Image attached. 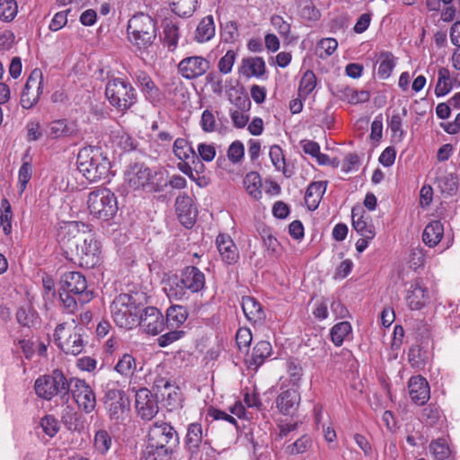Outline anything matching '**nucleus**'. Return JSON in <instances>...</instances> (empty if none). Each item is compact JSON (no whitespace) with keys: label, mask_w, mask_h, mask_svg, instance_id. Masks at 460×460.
<instances>
[{"label":"nucleus","mask_w":460,"mask_h":460,"mask_svg":"<svg viewBox=\"0 0 460 460\" xmlns=\"http://www.w3.org/2000/svg\"><path fill=\"white\" fill-rule=\"evenodd\" d=\"M143 293H121L112 301L110 308L115 324L126 330L137 326L139 314L143 310Z\"/></svg>","instance_id":"nucleus-1"},{"label":"nucleus","mask_w":460,"mask_h":460,"mask_svg":"<svg viewBox=\"0 0 460 460\" xmlns=\"http://www.w3.org/2000/svg\"><path fill=\"white\" fill-rule=\"evenodd\" d=\"M156 31L155 20L144 13L134 14L128 22V40L139 51H145L153 45Z\"/></svg>","instance_id":"nucleus-2"},{"label":"nucleus","mask_w":460,"mask_h":460,"mask_svg":"<svg viewBox=\"0 0 460 460\" xmlns=\"http://www.w3.org/2000/svg\"><path fill=\"white\" fill-rule=\"evenodd\" d=\"M76 164L79 172L90 181L104 179L110 173L111 163L98 147L88 146L81 149Z\"/></svg>","instance_id":"nucleus-3"},{"label":"nucleus","mask_w":460,"mask_h":460,"mask_svg":"<svg viewBox=\"0 0 460 460\" xmlns=\"http://www.w3.org/2000/svg\"><path fill=\"white\" fill-rule=\"evenodd\" d=\"M70 380L65 376L59 369H55L49 375L38 377L34 384L36 394L44 399L51 400L54 396L59 395L63 401L69 400Z\"/></svg>","instance_id":"nucleus-4"},{"label":"nucleus","mask_w":460,"mask_h":460,"mask_svg":"<svg viewBox=\"0 0 460 460\" xmlns=\"http://www.w3.org/2000/svg\"><path fill=\"white\" fill-rule=\"evenodd\" d=\"M202 425L192 422L187 426V433L183 439V449L188 460H202L204 457H214L216 450L205 438Z\"/></svg>","instance_id":"nucleus-5"},{"label":"nucleus","mask_w":460,"mask_h":460,"mask_svg":"<svg viewBox=\"0 0 460 460\" xmlns=\"http://www.w3.org/2000/svg\"><path fill=\"white\" fill-rule=\"evenodd\" d=\"M105 95L111 106L119 111L129 110L137 101L134 86L127 80L113 77L108 81Z\"/></svg>","instance_id":"nucleus-6"},{"label":"nucleus","mask_w":460,"mask_h":460,"mask_svg":"<svg viewBox=\"0 0 460 460\" xmlns=\"http://www.w3.org/2000/svg\"><path fill=\"white\" fill-rule=\"evenodd\" d=\"M102 400L111 421L122 424L129 417L130 399L124 390L107 387Z\"/></svg>","instance_id":"nucleus-7"},{"label":"nucleus","mask_w":460,"mask_h":460,"mask_svg":"<svg viewBox=\"0 0 460 460\" xmlns=\"http://www.w3.org/2000/svg\"><path fill=\"white\" fill-rule=\"evenodd\" d=\"M66 323L57 325L54 332V340L58 347L66 354L76 356L80 354L87 341V330L84 325H75L69 335L63 339Z\"/></svg>","instance_id":"nucleus-8"},{"label":"nucleus","mask_w":460,"mask_h":460,"mask_svg":"<svg viewBox=\"0 0 460 460\" xmlns=\"http://www.w3.org/2000/svg\"><path fill=\"white\" fill-rule=\"evenodd\" d=\"M179 436L175 429L166 422H155L149 429L147 444L155 447L174 449L179 445Z\"/></svg>","instance_id":"nucleus-9"},{"label":"nucleus","mask_w":460,"mask_h":460,"mask_svg":"<svg viewBox=\"0 0 460 460\" xmlns=\"http://www.w3.org/2000/svg\"><path fill=\"white\" fill-rule=\"evenodd\" d=\"M101 243L90 234L84 239L81 245H76V261L80 267L85 269L94 268L100 261Z\"/></svg>","instance_id":"nucleus-10"},{"label":"nucleus","mask_w":460,"mask_h":460,"mask_svg":"<svg viewBox=\"0 0 460 460\" xmlns=\"http://www.w3.org/2000/svg\"><path fill=\"white\" fill-rule=\"evenodd\" d=\"M69 393L72 394L79 408H82L86 413H90L95 409V394L84 380L70 378Z\"/></svg>","instance_id":"nucleus-11"},{"label":"nucleus","mask_w":460,"mask_h":460,"mask_svg":"<svg viewBox=\"0 0 460 460\" xmlns=\"http://www.w3.org/2000/svg\"><path fill=\"white\" fill-rule=\"evenodd\" d=\"M60 290L80 295L81 301H91L93 292L88 289L85 277L78 271H68L62 275Z\"/></svg>","instance_id":"nucleus-12"},{"label":"nucleus","mask_w":460,"mask_h":460,"mask_svg":"<svg viewBox=\"0 0 460 460\" xmlns=\"http://www.w3.org/2000/svg\"><path fill=\"white\" fill-rule=\"evenodd\" d=\"M158 393L154 395L146 387L140 388L136 393V410L137 415L144 420H151L159 411Z\"/></svg>","instance_id":"nucleus-13"},{"label":"nucleus","mask_w":460,"mask_h":460,"mask_svg":"<svg viewBox=\"0 0 460 460\" xmlns=\"http://www.w3.org/2000/svg\"><path fill=\"white\" fill-rule=\"evenodd\" d=\"M132 79L146 101L154 105L162 101V92L146 71L137 69L133 73Z\"/></svg>","instance_id":"nucleus-14"},{"label":"nucleus","mask_w":460,"mask_h":460,"mask_svg":"<svg viewBox=\"0 0 460 460\" xmlns=\"http://www.w3.org/2000/svg\"><path fill=\"white\" fill-rule=\"evenodd\" d=\"M405 300L411 310H420L429 301V292L422 279L416 278L408 283Z\"/></svg>","instance_id":"nucleus-15"},{"label":"nucleus","mask_w":460,"mask_h":460,"mask_svg":"<svg viewBox=\"0 0 460 460\" xmlns=\"http://www.w3.org/2000/svg\"><path fill=\"white\" fill-rule=\"evenodd\" d=\"M138 318L137 325L143 327L147 333L152 335L162 332L166 325L163 314L155 306H143Z\"/></svg>","instance_id":"nucleus-16"},{"label":"nucleus","mask_w":460,"mask_h":460,"mask_svg":"<svg viewBox=\"0 0 460 460\" xmlns=\"http://www.w3.org/2000/svg\"><path fill=\"white\" fill-rule=\"evenodd\" d=\"M209 67V61L200 56L185 58L178 65L180 74L186 79H196L205 75Z\"/></svg>","instance_id":"nucleus-17"},{"label":"nucleus","mask_w":460,"mask_h":460,"mask_svg":"<svg viewBox=\"0 0 460 460\" xmlns=\"http://www.w3.org/2000/svg\"><path fill=\"white\" fill-rule=\"evenodd\" d=\"M301 401L297 388H289L282 391L276 398L275 403L279 411L286 416H294Z\"/></svg>","instance_id":"nucleus-18"},{"label":"nucleus","mask_w":460,"mask_h":460,"mask_svg":"<svg viewBox=\"0 0 460 460\" xmlns=\"http://www.w3.org/2000/svg\"><path fill=\"white\" fill-rule=\"evenodd\" d=\"M180 283L190 293H199L206 288V277L198 267L186 266L181 272Z\"/></svg>","instance_id":"nucleus-19"},{"label":"nucleus","mask_w":460,"mask_h":460,"mask_svg":"<svg viewBox=\"0 0 460 460\" xmlns=\"http://www.w3.org/2000/svg\"><path fill=\"white\" fill-rule=\"evenodd\" d=\"M151 171L141 163L130 164L125 171V181L130 188L137 190L149 181Z\"/></svg>","instance_id":"nucleus-20"},{"label":"nucleus","mask_w":460,"mask_h":460,"mask_svg":"<svg viewBox=\"0 0 460 460\" xmlns=\"http://www.w3.org/2000/svg\"><path fill=\"white\" fill-rule=\"evenodd\" d=\"M216 244L221 260L227 265L235 264L239 260V251L229 234H219Z\"/></svg>","instance_id":"nucleus-21"},{"label":"nucleus","mask_w":460,"mask_h":460,"mask_svg":"<svg viewBox=\"0 0 460 460\" xmlns=\"http://www.w3.org/2000/svg\"><path fill=\"white\" fill-rule=\"evenodd\" d=\"M78 130L73 122L66 119L53 120L47 124L44 134L50 139H60L77 136Z\"/></svg>","instance_id":"nucleus-22"},{"label":"nucleus","mask_w":460,"mask_h":460,"mask_svg":"<svg viewBox=\"0 0 460 460\" xmlns=\"http://www.w3.org/2000/svg\"><path fill=\"white\" fill-rule=\"evenodd\" d=\"M411 401L418 405H424L430 397V388L426 378L421 376H411L408 383Z\"/></svg>","instance_id":"nucleus-23"},{"label":"nucleus","mask_w":460,"mask_h":460,"mask_svg":"<svg viewBox=\"0 0 460 460\" xmlns=\"http://www.w3.org/2000/svg\"><path fill=\"white\" fill-rule=\"evenodd\" d=\"M259 235L265 248V256L271 259L279 258L282 253V246L277 237L273 234L271 228L261 226L258 227Z\"/></svg>","instance_id":"nucleus-24"},{"label":"nucleus","mask_w":460,"mask_h":460,"mask_svg":"<svg viewBox=\"0 0 460 460\" xmlns=\"http://www.w3.org/2000/svg\"><path fill=\"white\" fill-rule=\"evenodd\" d=\"M173 153L181 161L190 160L197 172L199 168L202 169L204 167L193 148L184 138L179 137L174 141Z\"/></svg>","instance_id":"nucleus-25"},{"label":"nucleus","mask_w":460,"mask_h":460,"mask_svg":"<svg viewBox=\"0 0 460 460\" xmlns=\"http://www.w3.org/2000/svg\"><path fill=\"white\" fill-rule=\"evenodd\" d=\"M272 353V347L268 341H260L252 348V354L246 363L249 368L257 370Z\"/></svg>","instance_id":"nucleus-26"},{"label":"nucleus","mask_w":460,"mask_h":460,"mask_svg":"<svg viewBox=\"0 0 460 460\" xmlns=\"http://www.w3.org/2000/svg\"><path fill=\"white\" fill-rule=\"evenodd\" d=\"M175 205L176 214L180 223L187 229L192 228L198 217L196 203H175Z\"/></svg>","instance_id":"nucleus-27"},{"label":"nucleus","mask_w":460,"mask_h":460,"mask_svg":"<svg viewBox=\"0 0 460 460\" xmlns=\"http://www.w3.org/2000/svg\"><path fill=\"white\" fill-rule=\"evenodd\" d=\"M159 394V398H161L165 406L172 411L181 406V394L180 393V389L178 386H173L168 381L164 384L163 389H159L157 391Z\"/></svg>","instance_id":"nucleus-28"},{"label":"nucleus","mask_w":460,"mask_h":460,"mask_svg":"<svg viewBox=\"0 0 460 460\" xmlns=\"http://www.w3.org/2000/svg\"><path fill=\"white\" fill-rule=\"evenodd\" d=\"M242 308L247 320L252 323H260L265 319L261 305L252 296L243 297Z\"/></svg>","instance_id":"nucleus-29"},{"label":"nucleus","mask_w":460,"mask_h":460,"mask_svg":"<svg viewBox=\"0 0 460 460\" xmlns=\"http://www.w3.org/2000/svg\"><path fill=\"white\" fill-rule=\"evenodd\" d=\"M90 213L102 221L114 219L118 212V203H86Z\"/></svg>","instance_id":"nucleus-30"},{"label":"nucleus","mask_w":460,"mask_h":460,"mask_svg":"<svg viewBox=\"0 0 460 460\" xmlns=\"http://www.w3.org/2000/svg\"><path fill=\"white\" fill-rule=\"evenodd\" d=\"M216 34V27L212 15L203 17L195 31L194 39L199 43L209 41Z\"/></svg>","instance_id":"nucleus-31"},{"label":"nucleus","mask_w":460,"mask_h":460,"mask_svg":"<svg viewBox=\"0 0 460 460\" xmlns=\"http://www.w3.org/2000/svg\"><path fill=\"white\" fill-rule=\"evenodd\" d=\"M189 316V311L185 306L179 305H171L166 311L165 324L167 329H177L185 323Z\"/></svg>","instance_id":"nucleus-32"},{"label":"nucleus","mask_w":460,"mask_h":460,"mask_svg":"<svg viewBox=\"0 0 460 460\" xmlns=\"http://www.w3.org/2000/svg\"><path fill=\"white\" fill-rule=\"evenodd\" d=\"M444 234V227L439 220L429 222L424 228L422 241L429 247L436 246Z\"/></svg>","instance_id":"nucleus-33"},{"label":"nucleus","mask_w":460,"mask_h":460,"mask_svg":"<svg viewBox=\"0 0 460 460\" xmlns=\"http://www.w3.org/2000/svg\"><path fill=\"white\" fill-rule=\"evenodd\" d=\"M360 212V208L358 207H353L351 209L353 228L363 237L374 238L376 234L374 226L367 224Z\"/></svg>","instance_id":"nucleus-34"},{"label":"nucleus","mask_w":460,"mask_h":460,"mask_svg":"<svg viewBox=\"0 0 460 460\" xmlns=\"http://www.w3.org/2000/svg\"><path fill=\"white\" fill-rule=\"evenodd\" d=\"M199 0H169L171 11L181 18H190L197 10Z\"/></svg>","instance_id":"nucleus-35"},{"label":"nucleus","mask_w":460,"mask_h":460,"mask_svg":"<svg viewBox=\"0 0 460 460\" xmlns=\"http://www.w3.org/2000/svg\"><path fill=\"white\" fill-rule=\"evenodd\" d=\"M82 416L74 408L66 406L61 414V421L70 431H81L84 429Z\"/></svg>","instance_id":"nucleus-36"},{"label":"nucleus","mask_w":460,"mask_h":460,"mask_svg":"<svg viewBox=\"0 0 460 460\" xmlns=\"http://www.w3.org/2000/svg\"><path fill=\"white\" fill-rule=\"evenodd\" d=\"M243 186L252 198L255 199H261L262 181L257 172H250L245 175Z\"/></svg>","instance_id":"nucleus-37"},{"label":"nucleus","mask_w":460,"mask_h":460,"mask_svg":"<svg viewBox=\"0 0 460 460\" xmlns=\"http://www.w3.org/2000/svg\"><path fill=\"white\" fill-rule=\"evenodd\" d=\"M173 453V449L161 447H155L147 444L143 450V458L145 460H175Z\"/></svg>","instance_id":"nucleus-38"},{"label":"nucleus","mask_w":460,"mask_h":460,"mask_svg":"<svg viewBox=\"0 0 460 460\" xmlns=\"http://www.w3.org/2000/svg\"><path fill=\"white\" fill-rule=\"evenodd\" d=\"M243 66L248 76L261 77L266 71L265 61L261 57L243 59Z\"/></svg>","instance_id":"nucleus-39"},{"label":"nucleus","mask_w":460,"mask_h":460,"mask_svg":"<svg viewBox=\"0 0 460 460\" xmlns=\"http://www.w3.org/2000/svg\"><path fill=\"white\" fill-rule=\"evenodd\" d=\"M16 320L22 327L29 329L35 327L39 323V315L36 310L31 306H21L16 312Z\"/></svg>","instance_id":"nucleus-40"},{"label":"nucleus","mask_w":460,"mask_h":460,"mask_svg":"<svg viewBox=\"0 0 460 460\" xmlns=\"http://www.w3.org/2000/svg\"><path fill=\"white\" fill-rule=\"evenodd\" d=\"M270 157L276 170L281 171L287 178L292 176L293 172L286 166L283 151L279 146L274 145L270 146Z\"/></svg>","instance_id":"nucleus-41"},{"label":"nucleus","mask_w":460,"mask_h":460,"mask_svg":"<svg viewBox=\"0 0 460 460\" xmlns=\"http://www.w3.org/2000/svg\"><path fill=\"white\" fill-rule=\"evenodd\" d=\"M379 61L378 76L381 79H387L395 66L394 57L392 52L382 51L379 55Z\"/></svg>","instance_id":"nucleus-42"},{"label":"nucleus","mask_w":460,"mask_h":460,"mask_svg":"<svg viewBox=\"0 0 460 460\" xmlns=\"http://www.w3.org/2000/svg\"><path fill=\"white\" fill-rule=\"evenodd\" d=\"M452 90L449 70L440 67L438 71V83L435 87V94L438 97L445 96Z\"/></svg>","instance_id":"nucleus-43"},{"label":"nucleus","mask_w":460,"mask_h":460,"mask_svg":"<svg viewBox=\"0 0 460 460\" xmlns=\"http://www.w3.org/2000/svg\"><path fill=\"white\" fill-rule=\"evenodd\" d=\"M351 325L349 322L334 324L330 332L331 340L335 346H341L345 338L350 333Z\"/></svg>","instance_id":"nucleus-44"},{"label":"nucleus","mask_w":460,"mask_h":460,"mask_svg":"<svg viewBox=\"0 0 460 460\" xmlns=\"http://www.w3.org/2000/svg\"><path fill=\"white\" fill-rule=\"evenodd\" d=\"M137 361L130 354H124L115 366V370L122 376H131L137 370Z\"/></svg>","instance_id":"nucleus-45"},{"label":"nucleus","mask_w":460,"mask_h":460,"mask_svg":"<svg viewBox=\"0 0 460 460\" xmlns=\"http://www.w3.org/2000/svg\"><path fill=\"white\" fill-rule=\"evenodd\" d=\"M430 450L434 460H453L452 452L444 439H438L430 443Z\"/></svg>","instance_id":"nucleus-46"},{"label":"nucleus","mask_w":460,"mask_h":460,"mask_svg":"<svg viewBox=\"0 0 460 460\" xmlns=\"http://www.w3.org/2000/svg\"><path fill=\"white\" fill-rule=\"evenodd\" d=\"M407 115L406 108L402 109V114L395 113L387 119V126L392 131L394 137H397L398 140H402L404 137V130L402 129V118Z\"/></svg>","instance_id":"nucleus-47"},{"label":"nucleus","mask_w":460,"mask_h":460,"mask_svg":"<svg viewBox=\"0 0 460 460\" xmlns=\"http://www.w3.org/2000/svg\"><path fill=\"white\" fill-rule=\"evenodd\" d=\"M317 84L316 76L311 70H307L302 76L298 92L299 95L306 98L314 90Z\"/></svg>","instance_id":"nucleus-48"},{"label":"nucleus","mask_w":460,"mask_h":460,"mask_svg":"<svg viewBox=\"0 0 460 460\" xmlns=\"http://www.w3.org/2000/svg\"><path fill=\"white\" fill-rule=\"evenodd\" d=\"M164 42L168 49L172 51L178 45L180 37L179 27L172 22L166 23L164 27Z\"/></svg>","instance_id":"nucleus-49"},{"label":"nucleus","mask_w":460,"mask_h":460,"mask_svg":"<svg viewBox=\"0 0 460 460\" xmlns=\"http://www.w3.org/2000/svg\"><path fill=\"white\" fill-rule=\"evenodd\" d=\"M312 446V440L310 436L303 435L297 438L295 442L288 445L285 447V452L290 456H296L303 454Z\"/></svg>","instance_id":"nucleus-50"},{"label":"nucleus","mask_w":460,"mask_h":460,"mask_svg":"<svg viewBox=\"0 0 460 460\" xmlns=\"http://www.w3.org/2000/svg\"><path fill=\"white\" fill-rule=\"evenodd\" d=\"M59 296L64 308L66 310L67 313L70 314H73L77 309L78 305H84L89 302L81 301L80 295H74L72 293L62 291L60 289Z\"/></svg>","instance_id":"nucleus-51"},{"label":"nucleus","mask_w":460,"mask_h":460,"mask_svg":"<svg viewBox=\"0 0 460 460\" xmlns=\"http://www.w3.org/2000/svg\"><path fill=\"white\" fill-rule=\"evenodd\" d=\"M112 445V438L105 429H99L94 435V447L102 455L106 454Z\"/></svg>","instance_id":"nucleus-52"},{"label":"nucleus","mask_w":460,"mask_h":460,"mask_svg":"<svg viewBox=\"0 0 460 460\" xmlns=\"http://www.w3.org/2000/svg\"><path fill=\"white\" fill-rule=\"evenodd\" d=\"M327 188L326 181H314L309 184L305 191V199H312V201H321Z\"/></svg>","instance_id":"nucleus-53"},{"label":"nucleus","mask_w":460,"mask_h":460,"mask_svg":"<svg viewBox=\"0 0 460 460\" xmlns=\"http://www.w3.org/2000/svg\"><path fill=\"white\" fill-rule=\"evenodd\" d=\"M18 13L14 0H0V20L5 22L13 21Z\"/></svg>","instance_id":"nucleus-54"},{"label":"nucleus","mask_w":460,"mask_h":460,"mask_svg":"<svg viewBox=\"0 0 460 460\" xmlns=\"http://www.w3.org/2000/svg\"><path fill=\"white\" fill-rule=\"evenodd\" d=\"M409 362L411 366L416 367H422L425 366L428 358V352L424 350L420 345H413L408 351Z\"/></svg>","instance_id":"nucleus-55"},{"label":"nucleus","mask_w":460,"mask_h":460,"mask_svg":"<svg viewBox=\"0 0 460 460\" xmlns=\"http://www.w3.org/2000/svg\"><path fill=\"white\" fill-rule=\"evenodd\" d=\"M167 296L170 300L186 301L190 298V291L188 288H184L183 285L180 283L179 279L170 285Z\"/></svg>","instance_id":"nucleus-56"},{"label":"nucleus","mask_w":460,"mask_h":460,"mask_svg":"<svg viewBox=\"0 0 460 460\" xmlns=\"http://www.w3.org/2000/svg\"><path fill=\"white\" fill-rule=\"evenodd\" d=\"M43 90H31L24 87L21 94V105L24 109L32 108L39 102Z\"/></svg>","instance_id":"nucleus-57"},{"label":"nucleus","mask_w":460,"mask_h":460,"mask_svg":"<svg viewBox=\"0 0 460 460\" xmlns=\"http://www.w3.org/2000/svg\"><path fill=\"white\" fill-rule=\"evenodd\" d=\"M441 417V411L439 407L434 403L427 405L421 414L422 420L429 426H433L438 423Z\"/></svg>","instance_id":"nucleus-58"},{"label":"nucleus","mask_w":460,"mask_h":460,"mask_svg":"<svg viewBox=\"0 0 460 460\" xmlns=\"http://www.w3.org/2000/svg\"><path fill=\"white\" fill-rule=\"evenodd\" d=\"M236 52L233 49H229L226 53L219 59L217 63V68L221 74L227 75L231 73L233 66L236 59Z\"/></svg>","instance_id":"nucleus-59"},{"label":"nucleus","mask_w":460,"mask_h":460,"mask_svg":"<svg viewBox=\"0 0 460 460\" xmlns=\"http://www.w3.org/2000/svg\"><path fill=\"white\" fill-rule=\"evenodd\" d=\"M43 432L49 438H53L59 430V421L53 415H46L40 420Z\"/></svg>","instance_id":"nucleus-60"},{"label":"nucleus","mask_w":460,"mask_h":460,"mask_svg":"<svg viewBox=\"0 0 460 460\" xmlns=\"http://www.w3.org/2000/svg\"><path fill=\"white\" fill-rule=\"evenodd\" d=\"M221 37L226 43H234L239 38L237 23L234 21L226 22L221 31Z\"/></svg>","instance_id":"nucleus-61"},{"label":"nucleus","mask_w":460,"mask_h":460,"mask_svg":"<svg viewBox=\"0 0 460 460\" xmlns=\"http://www.w3.org/2000/svg\"><path fill=\"white\" fill-rule=\"evenodd\" d=\"M116 200L114 193L106 187L100 186L91 191L87 201H112Z\"/></svg>","instance_id":"nucleus-62"},{"label":"nucleus","mask_w":460,"mask_h":460,"mask_svg":"<svg viewBox=\"0 0 460 460\" xmlns=\"http://www.w3.org/2000/svg\"><path fill=\"white\" fill-rule=\"evenodd\" d=\"M24 87L31 90L44 89L43 73L40 68H35L31 71L26 81Z\"/></svg>","instance_id":"nucleus-63"},{"label":"nucleus","mask_w":460,"mask_h":460,"mask_svg":"<svg viewBox=\"0 0 460 460\" xmlns=\"http://www.w3.org/2000/svg\"><path fill=\"white\" fill-rule=\"evenodd\" d=\"M354 91L355 89L345 84H337L332 88L334 96L351 104L354 102Z\"/></svg>","instance_id":"nucleus-64"}]
</instances>
